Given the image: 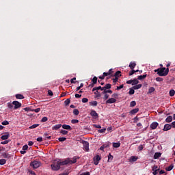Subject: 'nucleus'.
I'll return each mask as SVG.
<instances>
[{
    "label": "nucleus",
    "mask_w": 175,
    "mask_h": 175,
    "mask_svg": "<svg viewBox=\"0 0 175 175\" xmlns=\"http://www.w3.org/2000/svg\"><path fill=\"white\" fill-rule=\"evenodd\" d=\"M66 165V163L65 162V161H56V162H53L51 165V167L52 169V170L54 171H57L59 170V169H61V166H64Z\"/></svg>",
    "instance_id": "obj_1"
},
{
    "label": "nucleus",
    "mask_w": 175,
    "mask_h": 175,
    "mask_svg": "<svg viewBox=\"0 0 175 175\" xmlns=\"http://www.w3.org/2000/svg\"><path fill=\"white\" fill-rule=\"evenodd\" d=\"M154 72L157 73L158 76H167L169 75V68H159L154 70Z\"/></svg>",
    "instance_id": "obj_2"
},
{
    "label": "nucleus",
    "mask_w": 175,
    "mask_h": 175,
    "mask_svg": "<svg viewBox=\"0 0 175 175\" xmlns=\"http://www.w3.org/2000/svg\"><path fill=\"white\" fill-rule=\"evenodd\" d=\"M79 157H74L72 158V160H70V159H66L64 161V163H66V165H72V163H76L77 162V159H79Z\"/></svg>",
    "instance_id": "obj_3"
},
{
    "label": "nucleus",
    "mask_w": 175,
    "mask_h": 175,
    "mask_svg": "<svg viewBox=\"0 0 175 175\" xmlns=\"http://www.w3.org/2000/svg\"><path fill=\"white\" fill-rule=\"evenodd\" d=\"M41 165H42V163L40 161H32L30 163V166H32L33 169H38V167H40Z\"/></svg>",
    "instance_id": "obj_4"
},
{
    "label": "nucleus",
    "mask_w": 175,
    "mask_h": 175,
    "mask_svg": "<svg viewBox=\"0 0 175 175\" xmlns=\"http://www.w3.org/2000/svg\"><path fill=\"white\" fill-rule=\"evenodd\" d=\"M82 144L83 145V150L85 151H89L90 150V143L87 141H82Z\"/></svg>",
    "instance_id": "obj_5"
},
{
    "label": "nucleus",
    "mask_w": 175,
    "mask_h": 175,
    "mask_svg": "<svg viewBox=\"0 0 175 175\" xmlns=\"http://www.w3.org/2000/svg\"><path fill=\"white\" fill-rule=\"evenodd\" d=\"M12 105H14V110H17V109H20V107H21V103L18 101H13Z\"/></svg>",
    "instance_id": "obj_6"
},
{
    "label": "nucleus",
    "mask_w": 175,
    "mask_h": 175,
    "mask_svg": "<svg viewBox=\"0 0 175 175\" xmlns=\"http://www.w3.org/2000/svg\"><path fill=\"white\" fill-rule=\"evenodd\" d=\"M100 159H102L100 158V156L99 154L95 156L93 159L94 165H99V161H100Z\"/></svg>",
    "instance_id": "obj_7"
},
{
    "label": "nucleus",
    "mask_w": 175,
    "mask_h": 175,
    "mask_svg": "<svg viewBox=\"0 0 175 175\" xmlns=\"http://www.w3.org/2000/svg\"><path fill=\"white\" fill-rule=\"evenodd\" d=\"M117 102V100L114 98H111L107 100L106 105L111 104V103H116Z\"/></svg>",
    "instance_id": "obj_8"
},
{
    "label": "nucleus",
    "mask_w": 175,
    "mask_h": 175,
    "mask_svg": "<svg viewBox=\"0 0 175 175\" xmlns=\"http://www.w3.org/2000/svg\"><path fill=\"white\" fill-rule=\"evenodd\" d=\"M10 137V133L7 132V133H5V135H2L1 137V140H8V139Z\"/></svg>",
    "instance_id": "obj_9"
},
{
    "label": "nucleus",
    "mask_w": 175,
    "mask_h": 175,
    "mask_svg": "<svg viewBox=\"0 0 175 175\" xmlns=\"http://www.w3.org/2000/svg\"><path fill=\"white\" fill-rule=\"evenodd\" d=\"M170 129H172V125L169 124H166L164 125L163 131H170Z\"/></svg>",
    "instance_id": "obj_10"
},
{
    "label": "nucleus",
    "mask_w": 175,
    "mask_h": 175,
    "mask_svg": "<svg viewBox=\"0 0 175 175\" xmlns=\"http://www.w3.org/2000/svg\"><path fill=\"white\" fill-rule=\"evenodd\" d=\"M90 116H92V117H95V118H98V117H99V115H98V113H96V111L95 110L91 111Z\"/></svg>",
    "instance_id": "obj_11"
},
{
    "label": "nucleus",
    "mask_w": 175,
    "mask_h": 175,
    "mask_svg": "<svg viewBox=\"0 0 175 175\" xmlns=\"http://www.w3.org/2000/svg\"><path fill=\"white\" fill-rule=\"evenodd\" d=\"M158 122H153L151 124H150V128L151 129H157V128H158Z\"/></svg>",
    "instance_id": "obj_12"
},
{
    "label": "nucleus",
    "mask_w": 175,
    "mask_h": 175,
    "mask_svg": "<svg viewBox=\"0 0 175 175\" xmlns=\"http://www.w3.org/2000/svg\"><path fill=\"white\" fill-rule=\"evenodd\" d=\"M63 129H66V131H72V126L68 124H63L62 126Z\"/></svg>",
    "instance_id": "obj_13"
},
{
    "label": "nucleus",
    "mask_w": 175,
    "mask_h": 175,
    "mask_svg": "<svg viewBox=\"0 0 175 175\" xmlns=\"http://www.w3.org/2000/svg\"><path fill=\"white\" fill-rule=\"evenodd\" d=\"M129 66L130 69H131V70L135 69V68L136 67V62H130Z\"/></svg>",
    "instance_id": "obj_14"
},
{
    "label": "nucleus",
    "mask_w": 175,
    "mask_h": 175,
    "mask_svg": "<svg viewBox=\"0 0 175 175\" xmlns=\"http://www.w3.org/2000/svg\"><path fill=\"white\" fill-rule=\"evenodd\" d=\"M98 90H100V91H105V88L102 86H98V87H94L92 89V91H98Z\"/></svg>",
    "instance_id": "obj_15"
},
{
    "label": "nucleus",
    "mask_w": 175,
    "mask_h": 175,
    "mask_svg": "<svg viewBox=\"0 0 175 175\" xmlns=\"http://www.w3.org/2000/svg\"><path fill=\"white\" fill-rule=\"evenodd\" d=\"M1 157H3V158H5L6 159H9V158H10V154L8 152H3L1 154Z\"/></svg>",
    "instance_id": "obj_16"
},
{
    "label": "nucleus",
    "mask_w": 175,
    "mask_h": 175,
    "mask_svg": "<svg viewBox=\"0 0 175 175\" xmlns=\"http://www.w3.org/2000/svg\"><path fill=\"white\" fill-rule=\"evenodd\" d=\"M61 126H62V124H55V126H53L52 127V130L53 131H58V129H59V128H61Z\"/></svg>",
    "instance_id": "obj_17"
},
{
    "label": "nucleus",
    "mask_w": 175,
    "mask_h": 175,
    "mask_svg": "<svg viewBox=\"0 0 175 175\" xmlns=\"http://www.w3.org/2000/svg\"><path fill=\"white\" fill-rule=\"evenodd\" d=\"M136 113H139V108L133 109V110H131L130 111V114H131V115H135V114H136Z\"/></svg>",
    "instance_id": "obj_18"
},
{
    "label": "nucleus",
    "mask_w": 175,
    "mask_h": 175,
    "mask_svg": "<svg viewBox=\"0 0 175 175\" xmlns=\"http://www.w3.org/2000/svg\"><path fill=\"white\" fill-rule=\"evenodd\" d=\"M93 92L96 95V98H100L102 96V94L98 90L93 91Z\"/></svg>",
    "instance_id": "obj_19"
},
{
    "label": "nucleus",
    "mask_w": 175,
    "mask_h": 175,
    "mask_svg": "<svg viewBox=\"0 0 175 175\" xmlns=\"http://www.w3.org/2000/svg\"><path fill=\"white\" fill-rule=\"evenodd\" d=\"M161 155H162L161 152H156L153 158L154 159H158L159 158H161Z\"/></svg>",
    "instance_id": "obj_20"
},
{
    "label": "nucleus",
    "mask_w": 175,
    "mask_h": 175,
    "mask_svg": "<svg viewBox=\"0 0 175 175\" xmlns=\"http://www.w3.org/2000/svg\"><path fill=\"white\" fill-rule=\"evenodd\" d=\"M121 146V143L120 142H113V147H114V148H118V147H120Z\"/></svg>",
    "instance_id": "obj_21"
},
{
    "label": "nucleus",
    "mask_w": 175,
    "mask_h": 175,
    "mask_svg": "<svg viewBox=\"0 0 175 175\" xmlns=\"http://www.w3.org/2000/svg\"><path fill=\"white\" fill-rule=\"evenodd\" d=\"M90 106H98V102L93 100L89 103Z\"/></svg>",
    "instance_id": "obj_22"
},
{
    "label": "nucleus",
    "mask_w": 175,
    "mask_h": 175,
    "mask_svg": "<svg viewBox=\"0 0 175 175\" xmlns=\"http://www.w3.org/2000/svg\"><path fill=\"white\" fill-rule=\"evenodd\" d=\"M142 87H143V85H142V84H138V85H137H137L133 86V88H134L135 90H140V88H141Z\"/></svg>",
    "instance_id": "obj_23"
},
{
    "label": "nucleus",
    "mask_w": 175,
    "mask_h": 175,
    "mask_svg": "<svg viewBox=\"0 0 175 175\" xmlns=\"http://www.w3.org/2000/svg\"><path fill=\"white\" fill-rule=\"evenodd\" d=\"M173 121V117L172 116H167L165 119V122H172Z\"/></svg>",
    "instance_id": "obj_24"
},
{
    "label": "nucleus",
    "mask_w": 175,
    "mask_h": 175,
    "mask_svg": "<svg viewBox=\"0 0 175 175\" xmlns=\"http://www.w3.org/2000/svg\"><path fill=\"white\" fill-rule=\"evenodd\" d=\"M147 77V75H139L137 77V80H144Z\"/></svg>",
    "instance_id": "obj_25"
},
{
    "label": "nucleus",
    "mask_w": 175,
    "mask_h": 175,
    "mask_svg": "<svg viewBox=\"0 0 175 175\" xmlns=\"http://www.w3.org/2000/svg\"><path fill=\"white\" fill-rule=\"evenodd\" d=\"M173 167H174V165L173 164H171L170 166L165 168V170H167V172H170L173 169Z\"/></svg>",
    "instance_id": "obj_26"
},
{
    "label": "nucleus",
    "mask_w": 175,
    "mask_h": 175,
    "mask_svg": "<svg viewBox=\"0 0 175 175\" xmlns=\"http://www.w3.org/2000/svg\"><path fill=\"white\" fill-rule=\"evenodd\" d=\"M102 94H113V90H104V91H103Z\"/></svg>",
    "instance_id": "obj_27"
},
{
    "label": "nucleus",
    "mask_w": 175,
    "mask_h": 175,
    "mask_svg": "<svg viewBox=\"0 0 175 175\" xmlns=\"http://www.w3.org/2000/svg\"><path fill=\"white\" fill-rule=\"evenodd\" d=\"M16 99H24V96L21 94H16Z\"/></svg>",
    "instance_id": "obj_28"
},
{
    "label": "nucleus",
    "mask_w": 175,
    "mask_h": 175,
    "mask_svg": "<svg viewBox=\"0 0 175 175\" xmlns=\"http://www.w3.org/2000/svg\"><path fill=\"white\" fill-rule=\"evenodd\" d=\"M74 116H79L80 114V111L77 109H75L72 111Z\"/></svg>",
    "instance_id": "obj_29"
},
{
    "label": "nucleus",
    "mask_w": 175,
    "mask_h": 175,
    "mask_svg": "<svg viewBox=\"0 0 175 175\" xmlns=\"http://www.w3.org/2000/svg\"><path fill=\"white\" fill-rule=\"evenodd\" d=\"M110 88H111V84H110V83H107L104 86V90H110Z\"/></svg>",
    "instance_id": "obj_30"
},
{
    "label": "nucleus",
    "mask_w": 175,
    "mask_h": 175,
    "mask_svg": "<svg viewBox=\"0 0 175 175\" xmlns=\"http://www.w3.org/2000/svg\"><path fill=\"white\" fill-rule=\"evenodd\" d=\"M129 95H133V94H135V89L133 88V87L129 89Z\"/></svg>",
    "instance_id": "obj_31"
},
{
    "label": "nucleus",
    "mask_w": 175,
    "mask_h": 175,
    "mask_svg": "<svg viewBox=\"0 0 175 175\" xmlns=\"http://www.w3.org/2000/svg\"><path fill=\"white\" fill-rule=\"evenodd\" d=\"M139 84V81L137 80V79H133V83H132V85H136Z\"/></svg>",
    "instance_id": "obj_32"
},
{
    "label": "nucleus",
    "mask_w": 175,
    "mask_h": 175,
    "mask_svg": "<svg viewBox=\"0 0 175 175\" xmlns=\"http://www.w3.org/2000/svg\"><path fill=\"white\" fill-rule=\"evenodd\" d=\"M92 81L93 84H96L98 83V77H94Z\"/></svg>",
    "instance_id": "obj_33"
},
{
    "label": "nucleus",
    "mask_w": 175,
    "mask_h": 175,
    "mask_svg": "<svg viewBox=\"0 0 175 175\" xmlns=\"http://www.w3.org/2000/svg\"><path fill=\"white\" fill-rule=\"evenodd\" d=\"M154 91H155V88H154V87H151L149 88L148 94H152Z\"/></svg>",
    "instance_id": "obj_34"
},
{
    "label": "nucleus",
    "mask_w": 175,
    "mask_h": 175,
    "mask_svg": "<svg viewBox=\"0 0 175 175\" xmlns=\"http://www.w3.org/2000/svg\"><path fill=\"white\" fill-rule=\"evenodd\" d=\"M138 158L136 156H132L131 157V161H132L133 162H136V161H137Z\"/></svg>",
    "instance_id": "obj_35"
},
{
    "label": "nucleus",
    "mask_w": 175,
    "mask_h": 175,
    "mask_svg": "<svg viewBox=\"0 0 175 175\" xmlns=\"http://www.w3.org/2000/svg\"><path fill=\"white\" fill-rule=\"evenodd\" d=\"M38 126H39V124H33L29 126V129H35V128H38Z\"/></svg>",
    "instance_id": "obj_36"
},
{
    "label": "nucleus",
    "mask_w": 175,
    "mask_h": 175,
    "mask_svg": "<svg viewBox=\"0 0 175 175\" xmlns=\"http://www.w3.org/2000/svg\"><path fill=\"white\" fill-rule=\"evenodd\" d=\"M109 96H110V95H109L107 94H104V96H103V99L104 100H107V99H109Z\"/></svg>",
    "instance_id": "obj_37"
},
{
    "label": "nucleus",
    "mask_w": 175,
    "mask_h": 175,
    "mask_svg": "<svg viewBox=\"0 0 175 175\" xmlns=\"http://www.w3.org/2000/svg\"><path fill=\"white\" fill-rule=\"evenodd\" d=\"M5 163H6V159H0V165H5Z\"/></svg>",
    "instance_id": "obj_38"
},
{
    "label": "nucleus",
    "mask_w": 175,
    "mask_h": 175,
    "mask_svg": "<svg viewBox=\"0 0 175 175\" xmlns=\"http://www.w3.org/2000/svg\"><path fill=\"white\" fill-rule=\"evenodd\" d=\"M174 95H175V91H174V90H171L170 91V96H174Z\"/></svg>",
    "instance_id": "obj_39"
},
{
    "label": "nucleus",
    "mask_w": 175,
    "mask_h": 175,
    "mask_svg": "<svg viewBox=\"0 0 175 175\" xmlns=\"http://www.w3.org/2000/svg\"><path fill=\"white\" fill-rule=\"evenodd\" d=\"M65 105L68 106V105L70 103V98H68L64 101Z\"/></svg>",
    "instance_id": "obj_40"
},
{
    "label": "nucleus",
    "mask_w": 175,
    "mask_h": 175,
    "mask_svg": "<svg viewBox=\"0 0 175 175\" xmlns=\"http://www.w3.org/2000/svg\"><path fill=\"white\" fill-rule=\"evenodd\" d=\"M98 133H105L106 132V128L98 130Z\"/></svg>",
    "instance_id": "obj_41"
},
{
    "label": "nucleus",
    "mask_w": 175,
    "mask_h": 175,
    "mask_svg": "<svg viewBox=\"0 0 175 175\" xmlns=\"http://www.w3.org/2000/svg\"><path fill=\"white\" fill-rule=\"evenodd\" d=\"M120 75H121V71L118 70L115 73L114 77L118 78L120 77Z\"/></svg>",
    "instance_id": "obj_42"
},
{
    "label": "nucleus",
    "mask_w": 175,
    "mask_h": 175,
    "mask_svg": "<svg viewBox=\"0 0 175 175\" xmlns=\"http://www.w3.org/2000/svg\"><path fill=\"white\" fill-rule=\"evenodd\" d=\"M135 105H136V101H131L130 103V107H135Z\"/></svg>",
    "instance_id": "obj_43"
},
{
    "label": "nucleus",
    "mask_w": 175,
    "mask_h": 175,
    "mask_svg": "<svg viewBox=\"0 0 175 175\" xmlns=\"http://www.w3.org/2000/svg\"><path fill=\"white\" fill-rule=\"evenodd\" d=\"M71 124H79V120L73 119L71 120Z\"/></svg>",
    "instance_id": "obj_44"
},
{
    "label": "nucleus",
    "mask_w": 175,
    "mask_h": 175,
    "mask_svg": "<svg viewBox=\"0 0 175 175\" xmlns=\"http://www.w3.org/2000/svg\"><path fill=\"white\" fill-rule=\"evenodd\" d=\"M106 147H109V145H103L100 148V150L101 151H103V150H105V148H106Z\"/></svg>",
    "instance_id": "obj_45"
},
{
    "label": "nucleus",
    "mask_w": 175,
    "mask_h": 175,
    "mask_svg": "<svg viewBox=\"0 0 175 175\" xmlns=\"http://www.w3.org/2000/svg\"><path fill=\"white\" fill-rule=\"evenodd\" d=\"M49 118L47 117H43L41 120V122H46Z\"/></svg>",
    "instance_id": "obj_46"
},
{
    "label": "nucleus",
    "mask_w": 175,
    "mask_h": 175,
    "mask_svg": "<svg viewBox=\"0 0 175 175\" xmlns=\"http://www.w3.org/2000/svg\"><path fill=\"white\" fill-rule=\"evenodd\" d=\"M60 133H62V135H66L68 133V131H66V130H61L60 131Z\"/></svg>",
    "instance_id": "obj_47"
},
{
    "label": "nucleus",
    "mask_w": 175,
    "mask_h": 175,
    "mask_svg": "<svg viewBox=\"0 0 175 175\" xmlns=\"http://www.w3.org/2000/svg\"><path fill=\"white\" fill-rule=\"evenodd\" d=\"M44 135L45 136L46 139H51V136H49V133H44Z\"/></svg>",
    "instance_id": "obj_48"
},
{
    "label": "nucleus",
    "mask_w": 175,
    "mask_h": 175,
    "mask_svg": "<svg viewBox=\"0 0 175 175\" xmlns=\"http://www.w3.org/2000/svg\"><path fill=\"white\" fill-rule=\"evenodd\" d=\"M133 75H135V70H134V69L131 70L129 71V76H132Z\"/></svg>",
    "instance_id": "obj_49"
},
{
    "label": "nucleus",
    "mask_w": 175,
    "mask_h": 175,
    "mask_svg": "<svg viewBox=\"0 0 175 175\" xmlns=\"http://www.w3.org/2000/svg\"><path fill=\"white\" fill-rule=\"evenodd\" d=\"M152 171L159 170V169L158 168V165H154V166L152 167Z\"/></svg>",
    "instance_id": "obj_50"
},
{
    "label": "nucleus",
    "mask_w": 175,
    "mask_h": 175,
    "mask_svg": "<svg viewBox=\"0 0 175 175\" xmlns=\"http://www.w3.org/2000/svg\"><path fill=\"white\" fill-rule=\"evenodd\" d=\"M156 81H159V82L163 81V78H162V77H157L156 78Z\"/></svg>",
    "instance_id": "obj_51"
},
{
    "label": "nucleus",
    "mask_w": 175,
    "mask_h": 175,
    "mask_svg": "<svg viewBox=\"0 0 175 175\" xmlns=\"http://www.w3.org/2000/svg\"><path fill=\"white\" fill-rule=\"evenodd\" d=\"M93 126L94 128H98V129H100V128H102V126H100V124H93Z\"/></svg>",
    "instance_id": "obj_52"
},
{
    "label": "nucleus",
    "mask_w": 175,
    "mask_h": 175,
    "mask_svg": "<svg viewBox=\"0 0 175 175\" xmlns=\"http://www.w3.org/2000/svg\"><path fill=\"white\" fill-rule=\"evenodd\" d=\"M8 109H13V104H12L11 103H8Z\"/></svg>",
    "instance_id": "obj_53"
},
{
    "label": "nucleus",
    "mask_w": 175,
    "mask_h": 175,
    "mask_svg": "<svg viewBox=\"0 0 175 175\" xmlns=\"http://www.w3.org/2000/svg\"><path fill=\"white\" fill-rule=\"evenodd\" d=\"M58 140L59 142H65V140H66V137H59Z\"/></svg>",
    "instance_id": "obj_54"
},
{
    "label": "nucleus",
    "mask_w": 175,
    "mask_h": 175,
    "mask_svg": "<svg viewBox=\"0 0 175 175\" xmlns=\"http://www.w3.org/2000/svg\"><path fill=\"white\" fill-rule=\"evenodd\" d=\"M3 125H9V122L8 120H4L1 122Z\"/></svg>",
    "instance_id": "obj_55"
},
{
    "label": "nucleus",
    "mask_w": 175,
    "mask_h": 175,
    "mask_svg": "<svg viewBox=\"0 0 175 175\" xmlns=\"http://www.w3.org/2000/svg\"><path fill=\"white\" fill-rule=\"evenodd\" d=\"M87 102H88V98H82L83 103H87Z\"/></svg>",
    "instance_id": "obj_56"
},
{
    "label": "nucleus",
    "mask_w": 175,
    "mask_h": 175,
    "mask_svg": "<svg viewBox=\"0 0 175 175\" xmlns=\"http://www.w3.org/2000/svg\"><path fill=\"white\" fill-rule=\"evenodd\" d=\"M75 80H76V77L72 78V79L70 80L71 84H75V83H76V81H75Z\"/></svg>",
    "instance_id": "obj_57"
},
{
    "label": "nucleus",
    "mask_w": 175,
    "mask_h": 175,
    "mask_svg": "<svg viewBox=\"0 0 175 175\" xmlns=\"http://www.w3.org/2000/svg\"><path fill=\"white\" fill-rule=\"evenodd\" d=\"M32 111H35V113H39V111H40V108L32 109Z\"/></svg>",
    "instance_id": "obj_58"
},
{
    "label": "nucleus",
    "mask_w": 175,
    "mask_h": 175,
    "mask_svg": "<svg viewBox=\"0 0 175 175\" xmlns=\"http://www.w3.org/2000/svg\"><path fill=\"white\" fill-rule=\"evenodd\" d=\"M23 151H27L28 150V145H25L23 146Z\"/></svg>",
    "instance_id": "obj_59"
},
{
    "label": "nucleus",
    "mask_w": 175,
    "mask_h": 175,
    "mask_svg": "<svg viewBox=\"0 0 175 175\" xmlns=\"http://www.w3.org/2000/svg\"><path fill=\"white\" fill-rule=\"evenodd\" d=\"M110 159L111 161L113 159V156L111 154L108 155V162H110Z\"/></svg>",
    "instance_id": "obj_60"
},
{
    "label": "nucleus",
    "mask_w": 175,
    "mask_h": 175,
    "mask_svg": "<svg viewBox=\"0 0 175 175\" xmlns=\"http://www.w3.org/2000/svg\"><path fill=\"white\" fill-rule=\"evenodd\" d=\"M48 94L49 95V96H53V91H51V90H49Z\"/></svg>",
    "instance_id": "obj_61"
},
{
    "label": "nucleus",
    "mask_w": 175,
    "mask_h": 175,
    "mask_svg": "<svg viewBox=\"0 0 175 175\" xmlns=\"http://www.w3.org/2000/svg\"><path fill=\"white\" fill-rule=\"evenodd\" d=\"M122 88H124V85H121L120 86H118L116 90L118 91V90H121Z\"/></svg>",
    "instance_id": "obj_62"
},
{
    "label": "nucleus",
    "mask_w": 175,
    "mask_h": 175,
    "mask_svg": "<svg viewBox=\"0 0 175 175\" xmlns=\"http://www.w3.org/2000/svg\"><path fill=\"white\" fill-rule=\"evenodd\" d=\"M112 98H118V94L117 93H114L112 94Z\"/></svg>",
    "instance_id": "obj_63"
},
{
    "label": "nucleus",
    "mask_w": 175,
    "mask_h": 175,
    "mask_svg": "<svg viewBox=\"0 0 175 175\" xmlns=\"http://www.w3.org/2000/svg\"><path fill=\"white\" fill-rule=\"evenodd\" d=\"M9 143V140H5L4 142H1V144H8Z\"/></svg>",
    "instance_id": "obj_64"
}]
</instances>
